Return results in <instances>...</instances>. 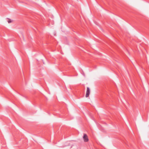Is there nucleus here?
Listing matches in <instances>:
<instances>
[{
    "mask_svg": "<svg viewBox=\"0 0 149 149\" xmlns=\"http://www.w3.org/2000/svg\"><path fill=\"white\" fill-rule=\"evenodd\" d=\"M83 138L84 142H87L88 141V137L86 134H84Z\"/></svg>",
    "mask_w": 149,
    "mask_h": 149,
    "instance_id": "1",
    "label": "nucleus"
},
{
    "mask_svg": "<svg viewBox=\"0 0 149 149\" xmlns=\"http://www.w3.org/2000/svg\"><path fill=\"white\" fill-rule=\"evenodd\" d=\"M90 89L89 87H87V88L86 92V97H87L89 96V94H90Z\"/></svg>",
    "mask_w": 149,
    "mask_h": 149,
    "instance_id": "2",
    "label": "nucleus"
},
{
    "mask_svg": "<svg viewBox=\"0 0 149 149\" xmlns=\"http://www.w3.org/2000/svg\"><path fill=\"white\" fill-rule=\"evenodd\" d=\"M11 21L10 19H9L8 21V23H10L11 22Z\"/></svg>",
    "mask_w": 149,
    "mask_h": 149,
    "instance_id": "3",
    "label": "nucleus"
}]
</instances>
